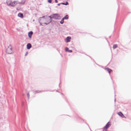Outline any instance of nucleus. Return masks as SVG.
<instances>
[{"label":"nucleus","instance_id":"nucleus-1","mask_svg":"<svg viewBox=\"0 0 131 131\" xmlns=\"http://www.w3.org/2000/svg\"><path fill=\"white\" fill-rule=\"evenodd\" d=\"M51 16H45L42 17H40L39 19V21L41 25L44 26L43 24H44L47 25L51 21Z\"/></svg>","mask_w":131,"mask_h":131},{"label":"nucleus","instance_id":"nucleus-2","mask_svg":"<svg viewBox=\"0 0 131 131\" xmlns=\"http://www.w3.org/2000/svg\"><path fill=\"white\" fill-rule=\"evenodd\" d=\"M18 2L14 1L12 2L11 0H7V3L8 5L10 6H14Z\"/></svg>","mask_w":131,"mask_h":131},{"label":"nucleus","instance_id":"nucleus-3","mask_svg":"<svg viewBox=\"0 0 131 131\" xmlns=\"http://www.w3.org/2000/svg\"><path fill=\"white\" fill-rule=\"evenodd\" d=\"M50 16H51V19L53 18L54 19H60L61 18L60 16L58 14H57L51 15Z\"/></svg>","mask_w":131,"mask_h":131},{"label":"nucleus","instance_id":"nucleus-4","mask_svg":"<svg viewBox=\"0 0 131 131\" xmlns=\"http://www.w3.org/2000/svg\"><path fill=\"white\" fill-rule=\"evenodd\" d=\"M6 52L9 54H10L12 53L11 46L9 45L7 48L6 51Z\"/></svg>","mask_w":131,"mask_h":131},{"label":"nucleus","instance_id":"nucleus-5","mask_svg":"<svg viewBox=\"0 0 131 131\" xmlns=\"http://www.w3.org/2000/svg\"><path fill=\"white\" fill-rule=\"evenodd\" d=\"M111 125L110 124L109 122H108V123L106 125V126L104 127V129L105 130H106Z\"/></svg>","mask_w":131,"mask_h":131},{"label":"nucleus","instance_id":"nucleus-6","mask_svg":"<svg viewBox=\"0 0 131 131\" xmlns=\"http://www.w3.org/2000/svg\"><path fill=\"white\" fill-rule=\"evenodd\" d=\"M33 34V32L32 31H30L28 33L29 37L31 38V37L32 35Z\"/></svg>","mask_w":131,"mask_h":131},{"label":"nucleus","instance_id":"nucleus-7","mask_svg":"<svg viewBox=\"0 0 131 131\" xmlns=\"http://www.w3.org/2000/svg\"><path fill=\"white\" fill-rule=\"evenodd\" d=\"M27 47L28 49H29L31 47V45L30 43H28L27 45Z\"/></svg>","mask_w":131,"mask_h":131},{"label":"nucleus","instance_id":"nucleus-8","mask_svg":"<svg viewBox=\"0 0 131 131\" xmlns=\"http://www.w3.org/2000/svg\"><path fill=\"white\" fill-rule=\"evenodd\" d=\"M71 39V37H67L66 38V42H69L70 41V39Z\"/></svg>","mask_w":131,"mask_h":131},{"label":"nucleus","instance_id":"nucleus-9","mask_svg":"<svg viewBox=\"0 0 131 131\" xmlns=\"http://www.w3.org/2000/svg\"><path fill=\"white\" fill-rule=\"evenodd\" d=\"M18 16L19 17L22 18L23 17V15L21 13H19V14H18Z\"/></svg>","mask_w":131,"mask_h":131},{"label":"nucleus","instance_id":"nucleus-10","mask_svg":"<svg viewBox=\"0 0 131 131\" xmlns=\"http://www.w3.org/2000/svg\"><path fill=\"white\" fill-rule=\"evenodd\" d=\"M118 114L119 115L121 116L122 117H123L124 116V115L121 112H119L118 113Z\"/></svg>","mask_w":131,"mask_h":131},{"label":"nucleus","instance_id":"nucleus-11","mask_svg":"<svg viewBox=\"0 0 131 131\" xmlns=\"http://www.w3.org/2000/svg\"><path fill=\"white\" fill-rule=\"evenodd\" d=\"M25 2V0H21V1L20 3H18L19 4H24ZM18 3V2L17 3Z\"/></svg>","mask_w":131,"mask_h":131},{"label":"nucleus","instance_id":"nucleus-12","mask_svg":"<svg viewBox=\"0 0 131 131\" xmlns=\"http://www.w3.org/2000/svg\"><path fill=\"white\" fill-rule=\"evenodd\" d=\"M63 18L64 19H67L68 18V15H66Z\"/></svg>","mask_w":131,"mask_h":131},{"label":"nucleus","instance_id":"nucleus-13","mask_svg":"<svg viewBox=\"0 0 131 131\" xmlns=\"http://www.w3.org/2000/svg\"><path fill=\"white\" fill-rule=\"evenodd\" d=\"M117 44H114L113 46V48L115 49L117 47Z\"/></svg>","mask_w":131,"mask_h":131},{"label":"nucleus","instance_id":"nucleus-14","mask_svg":"<svg viewBox=\"0 0 131 131\" xmlns=\"http://www.w3.org/2000/svg\"><path fill=\"white\" fill-rule=\"evenodd\" d=\"M42 91H40L39 90H37L36 91H35L34 92V93H39L40 92H41Z\"/></svg>","mask_w":131,"mask_h":131},{"label":"nucleus","instance_id":"nucleus-15","mask_svg":"<svg viewBox=\"0 0 131 131\" xmlns=\"http://www.w3.org/2000/svg\"><path fill=\"white\" fill-rule=\"evenodd\" d=\"M64 19L63 18H62L61 19V20L60 21V23L61 24H63L64 22Z\"/></svg>","mask_w":131,"mask_h":131},{"label":"nucleus","instance_id":"nucleus-16","mask_svg":"<svg viewBox=\"0 0 131 131\" xmlns=\"http://www.w3.org/2000/svg\"><path fill=\"white\" fill-rule=\"evenodd\" d=\"M105 69L108 71H112L111 69H109L108 68H105Z\"/></svg>","mask_w":131,"mask_h":131},{"label":"nucleus","instance_id":"nucleus-17","mask_svg":"<svg viewBox=\"0 0 131 131\" xmlns=\"http://www.w3.org/2000/svg\"><path fill=\"white\" fill-rule=\"evenodd\" d=\"M65 50L66 51H68L69 49L68 47H66L65 48Z\"/></svg>","mask_w":131,"mask_h":131},{"label":"nucleus","instance_id":"nucleus-18","mask_svg":"<svg viewBox=\"0 0 131 131\" xmlns=\"http://www.w3.org/2000/svg\"><path fill=\"white\" fill-rule=\"evenodd\" d=\"M48 2L49 3H51L52 2V0H48Z\"/></svg>","mask_w":131,"mask_h":131},{"label":"nucleus","instance_id":"nucleus-19","mask_svg":"<svg viewBox=\"0 0 131 131\" xmlns=\"http://www.w3.org/2000/svg\"><path fill=\"white\" fill-rule=\"evenodd\" d=\"M68 4V3L67 2H66L65 3H64V5H67Z\"/></svg>","mask_w":131,"mask_h":131},{"label":"nucleus","instance_id":"nucleus-20","mask_svg":"<svg viewBox=\"0 0 131 131\" xmlns=\"http://www.w3.org/2000/svg\"><path fill=\"white\" fill-rule=\"evenodd\" d=\"M68 52H72V51L71 50H69Z\"/></svg>","mask_w":131,"mask_h":131},{"label":"nucleus","instance_id":"nucleus-21","mask_svg":"<svg viewBox=\"0 0 131 131\" xmlns=\"http://www.w3.org/2000/svg\"><path fill=\"white\" fill-rule=\"evenodd\" d=\"M28 52H27L26 53V54H25V56H26L28 54Z\"/></svg>","mask_w":131,"mask_h":131},{"label":"nucleus","instance_id":"nucleus-22","mask_svg":"<svg viewBox=\"0 0 131 131\" xmlns=\"http://www.w3.org/2000/svg\"><path fill=\"white\" fill-rule=\"evenodd\" d=\"M55 2L56 3H57L58 2V1L57 0H55Z\"/></svg>","mask_w":131,"mask_h":131},{"label":"nucleus","instance_id":"nucleus-23","mask_svg":"<svg viewBox=\"0 0 131 131\" xmlns=\"http://www.w3.org/2000/svg\"><path fill=\"white\" fill-rule=\"evenodd\" d=\"M27 96H28V97L29 98V93H28V94H27Z\"/></svg>","mask_w":131,"mask_h":131},{"label":"nucleus","instance_id":"nucleus-24","mask_svg":"<svg viewBox=\"0 0 131 131\" xmlns=\"http://www.w3.org/2000/svg\"><path fill=\"white\" fill-rule=\"evenodd\" d=\"M109 71L108 72L109 74H110L111 71Z\"/></svg>","mask_w":131,"mask_h":131},{"label":"nucleus","instance_id":"nucleus-25","mask_svg":"<svg viewBox=\"0 0 131 131\" xmlns=\"http://www.w3.org/2000/svg\"><path fill=\"white\" fill-rule=\"evenodd\" d=\"M61 4V3H59V4H57V5L58 6H59Z\"/></svg>","mask_w":131,"mask_h":131},{"label":"nucleus","instance_id":"nucleus-26","mask_svg":"<svg viewBox=\"0 0 131 131\" xmlns=\"http://www.w3.org/2000/svg\"><path fill=\"white\" fill-rule=\"evenodd\" d=\"M61 4H63V5H64V3H61Z\"/></svg>","mask_w":131,"mask_h":131},{"label":"nucleus","instance_id":"nucleus-27","mask_svg":"<svg viewBox=\"0 0 131 131\" xmlns=\"http://www.w3.org/2000/svg\"><path fill=\"white\" fill-rule=\"evenodd\" d=\"M33 21H34V20H33Z\"/></svg>","mask_w":131,"mask_h":131}]
</instances>
